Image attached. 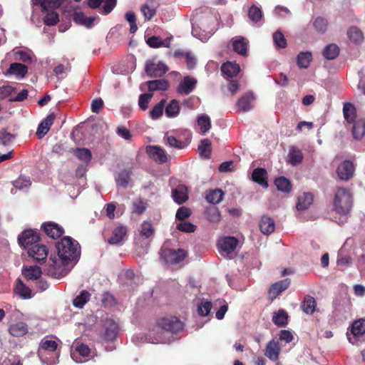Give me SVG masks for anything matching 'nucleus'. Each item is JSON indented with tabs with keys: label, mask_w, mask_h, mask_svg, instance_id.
Returning <instances> with one entry per match:
<instances>
[{
	"label": "nucleus",
	"mask_w": 365,
	"mask_h": 365,
	"mask_svg": "<svg viewBox=\"0 0 365 365\" xmlns=\"http://www.w3.org/2000/svg\"><path fill=\"white\" fill-rule=\"evenodd\" d=\"M347 36L349 40L356 44L361 43L364 40L363 33L356 26H352L347 31Z\"/></svg>",
	"instance_id": "obj_46"
},
{
	"label": "nucleus",
	"mask_w": 365,
	"mask_h": 365,
	"mask_svg": "<svg viewBox=\"0 0 365 365\" xmlns=\"http://www.w3.org/2000/svg\"><path fill=\"white\" fill-rule=\"evenodd\" d=\"M150 92L155 91H166L169 87V83L167 80L158 79L149 81L146 82Z\"/></svg>",
	"instance_id": "obj_41"
},
{
	"label": "nucleus",
	"mask_w": 365,
	"mask_h": 365,
	"mask_svg": "<svg viewBox=\"0 0 365 365\" xmlns=\"http://www.w3.org/2000/svg\"><path fill=\"white\" fill-rule=\"evenodd\" d=\"M37 354L43 364L57 365L59 362L61 347L55 340L44 337L39 344Z\"/></svg>",
	"instance_id": "obj_3"
},
{
	"label": "nucleus",
	"mask_w": 365,
	"mask_h": 365,
	"mask_svg": "<svg viewBox=\"0 0 365 365\" xmlns=\"http://www.w3.org/2000/svg\"><path fill=\"white\" fill-rule=\"evenodd\" d=\"M190 138L191 133L187 130H170L165 134L163 140L171 148L182 149L190 143Z\"/></svg>",
	"instance_id": "obj_5"
},
{
	"label": "nucleus",
	"mask_w": 365,
	"mask_h": 365,
	"mask_svg": "<svg viewBox=\"0 0 365 365\" xmlns=\"http://www.w3.org/2000/svg\"><path fill=\"white\" fill-rule=\"evenodd\" d=\"M14 138L15 136L6 130L0 131V145L9 146L14 142Z\"/></svg>",
	"instance_id": "obj_64"
},
{
	"label": "nucleus",
	"mask_w": 365,
	"mask_h": 365,
	"mask_svg": "<svg viewBox=\"0 0 365 365\" xmlns=\"http://www.w3.org/2000/svg\"><path fill=\"white\" fill-rule=\"evenodd\" d=\"M303 154L300 149L295 146H292L289 149L288 163L293 166L300 164L303 160Z\"/></svg>",
	"instance_id": "obj_30"
},
{
	"label": "nucleus",
	"mask_w": 365,
	"mask_h": 365,
	"mask_svg": "<svg viewBox=\"0 0 365 365\" xmlns=\"http://www.w3.org/2000/svg\"><path fill=\"white\" fill-rule=\"evenodd\" d=\"M355 170L353 163L350 160H344L337 168V175L342 180H348L354 175Z\"/></svg>",
	"instance_id": "obj_16"
},
{
	"label": "nucleus",
	"mask_w": 365,
	"mask_h": 365,
	"mask_svg": "<svg viewBox=\"0 0 365 365\" xmlns=\"http://www.w3.org/2000/svg\"><path fill=\"white\" fill-rule=\"evenodd\" d=\"M127 232V228L125 226H118L115 227L111 237L108 240V242L110 245H118L121 242L125 237Z\"/></svg>",
	"instance_id": "obj_29"
},
{
	"label": "nucleus",
	"mask_w": 365,
	"mask_h": 365,
	"mask_svg": "<svg viewBox=\"0 0 365 365\" xmlns=\"http://www.w3.org/2000/svg\"><path fill=\"white\" fill-rule=\"evenodd\" d=\"M159 3L156 0H146L140 6V11L144 16L145 21H150L156 14Z\"/></svg>",
	"instance_id": "obj_17"
},
{
	"label": "nucleus",
	"mask_w": 365,
	"mask_h": 365,
	"mask_svg": "<svg viewBox=\"0 0 365 365\" xmlns=\"http://www.w3.org/2000/svg\"><path fill=\"white\" fill-rule=\"evenodd\" d=\"M198 150L201 156L208 158L211 153V142L208 139H203L200 141Z\"/></svg>",
	"instance_id": "obj_59"
},
{
	"label": "nucleus",
	"mask_w": 365,
	"mask_h": 365,
	"mask_svg": "<svg viewBox=\"0 0 365 365\" xmlns=\"http://www.w3.org/2000/svg\"><path fill=\"white\" fill-rule=\"evenodd\" d=\"M168 70V66L162 61L153 60L146 62L145 72L150 77H161Z\"/></svg>",
	"instance_id": "obj_11"
},
{
	"label": "nucleus",
	"mask_w": 365,
	"mask_h": 365,
	"mask_svg": "<svg viewBox=\"0 0 365 365\" xmlns=\"http://www.w3.org/2000/svg\"><path fill=\"white\" fill-rule=\"evenodd\" d=\"M312 59V55L311 52H301L297 56V64L300 68H306L309 66Z\"/></svg>",
	"instance_id": "obj_54"
},
{
	"label": "nucleus",
	"mask_w": 365,
	"mask_h": 365,
	"mask_svg": "<svg viewBox=\"0 0 365 365\" xmlns=\"http://www.w3.org/2000/svg\"><path fill=\"white\" fill-rule=\"evenodd\" d=\"M180 106L177 100H172L168 105L165 104V113L169 118H176L180 114Z\"/></svg>",
	"instance_id": "obj_37"
},
{
	"label": "nucleus",
	"mask_w": 365,
	"mask_h": 365,
	"mask_svg": "<svg viewBox=\"0 0 365 365\" xmlns=\"http://www.w3.org/2000/svg\"><path fill=\"white\" fill-rule=\"evenodd\" d=\"M351 195L349 190L343 187L337 189L334 200V207L336 213L339 214L343 220H339V223H343L346 220V216L351 207Z\"/></svg>",
	"instance_id": "obj_4"
},
{
	"label": "nucleus",
	"mask_w": 365,
	"mask_h": 365,
	"mask_svg": "<svg viewBox=\"0 0 365 365\" xmlns=\"http://www.w3.org/2000/svg\"><path fill=\"white\" fill-rule=\"evenodd\" d=\"M224 192L220 189L210 190L206 195V200L208 202L212 204H218L222 201Z\"/></svg>",
	"instance_id": "obj_50"
},
{
	"label": "nucleus",
	"mask_w": 365,
	"mask_h": 365,
	"mask_svg": "<svg viewBox=\"0 0 365 365\" xmlns=\"http://www.w3.org/2000/svg\"><path fill=\"white\" fill-rule=\"evenodd\" d=\"M255 96L252 93L245 94L237 102L239 109L243 112L250 110L253 107Z\"/></svg>",
	"instance_id": "obj_27"
},
{
	"label": "nucleus",
	"mask_w": 365,
	"mask_h": 365,
	"mask_svg": "<svg viewBox=\"0 0 365 365\" xmlns=\"http://www.w3.org/2000/svg\"><path fill=\"white\" fill-rule=\"evenodd\" d=\"M164 329L160 324V320L156 325L149 329L145 334V341L151 344H169L172 342V339L163 331Z\"/></svg>",
	"instance_id": "obj_6"
},
{
	"label": "nucleus",
	"mask_w": 365,
	"mask_h": 365,
	"mask_svg": "<svg viewBox=\"0 0 365 365\" xmlns=\"http://www.w3.org/2000/svg\"><path fill=\"white\" fill-rule=\"evenodd\" d=\"M365 334V319H359L353 322L350 332H347L348 341L352 344H356L359 339Z\"/></svg>",
	"instance_id": "obj_10"
},
{
	"label": "nucleus",
	"mask_w": 365,
	"mask_h": 365,
	"mask_svg": "<svg viewBox=\"0 0 365 365\" xmlns=\"http://www.w3.org/2000/svg\"><path fill=\"white\" fill-rule=\"evenodd\" d=\"M160 324L164 329V332L172 339V341L175 339V334L181 331L183 329V324L180 320L175 317H168L162 318Z\"/></svg>",
	"instance_id": "obj_7"
},
{
	"label": "nucleus",
	"mask_w": 365,
	"mask_h": 365,
	"mask_svg": "<svg viewBox=\"0 0 365 365\" xmlns=\"http://www.w3.org/2000/svg\"><path fill=\"white\" fill-rule=\"evenodd\" d=\"M59 259L50 257L46 268L47 274L56 279L65 277L71 270L80 257V246L70 237H64L56 243Z\"/></svg>",
	"instance_id": "obj_1"
},
{
	"label": "nucleus",
	"mask_w": 365,
	"mask_h": 365,
	"mask_svg": "<svg viewBox=\"0 0 365 365\" xmlns=\"http://www.w3.org/2000/svg\"><path fill=\"white\" fill-rule=\"evenodd\" d=\"M343 114L345 120L349 123L356 121V110L354 106L350 103H345L343 106Z\"/></svg>",
	"instance_id": "obj_40"
},
{
	"label": "nucleus",
	"mask_w": 365,
	"mask_h": 365,
	"mask_svg": "<svg viewBox=\"0 0 365 365\" xmlns=\"http://www.w3.org/2000/svg\"><path fill=\"white\" fill-rule=\"evenodd\" d=\"M55 120V115L51 113L44 118L38 125L36 134L40 138H43L49 130Z\"/></svg>",
	"instance_id": "obj_22"
},
{
	"label": "nucleus",
	"mask_w": 365,
	"mask_h": 365,
	"mask_svg": "<svg viewBox=\"0 0 365 365\" xmlns=\"http://www.w3.org/2000/svg\"><path fill=\"white\" fill-rule=\"evenodd\" d=\"M117 0H103L102 6L100 8L99 13L103 15H107L110 14L113 9L115 7Z\"/></svg>",
	"instance_id": "obj_62"
},
{
	"label": "nucleus",
	"mask_w": 365,
	"mask_h": 365,
	"mask_svg": "<svg viewBox=\"0 0 365 365\" xmlns=\"http://www.w3.org/2000/svg\"><path fill=\"white\" fill-rule=\"evenodd\" d=\"M41 269L38 266H31L22 269V274L28 280H35L41 275Z\"/></svg>",
	"instance_id": "obj_44"
},
{
	"label": "nucleus",
	"mask_w": 365,
	"mask_h": 365,
	"mask_svg": "<svg viewBox=\"0 0 365 365\" xmlns=\"http://www.w3.org/2000/svg\"><path fill=\"white\" fill-rule=\"evenodd\" d=\"M252 178L253 181L259 184L262 187H268L267 173L265 169L261 168L255 169L252 172Z\"/></svg>",
	"instance_id": "obj_28"
},
{
	"label": "nucleus",
	"mask_w": 365,
	"mask_h": 365,
	"mask_svg": "<svg viewBox=\"0 0 365 365\" xmlns=\"http://www.w3.org/2000/svg\"><path fill=\"white\" fill-rule=\"evenodd\" d=\"M65 0H31L34 5H40L43 10L58 8Z\"/></svg>",
	"instance_id": "obj_39"
},
{
	"label": "nucleus",
	"mask_w": 365,
	"mask_h": 365,
	"mask_svg": "<svg viewBox=\"0 0 365 365\" xmlns=\"http://www.w3.org/2000/svg\"><path fill=\"white\" fill-rule=\"evenodd\" d=\"M238 245V240L234 237H225L218 240L219 252L223 257L232 258Z\"/></svg>",
	"instance_id": "obj_8"
},
{
	"label": "nucleus",
	"mask_w": 365,
	"mask_h": 365,
	"mask_svg": "<svg viewBox=\"0 0 365 365\" xmlns=\"http://www.w3.org/2000/svg\"><path fill=\"white\" fill-rule=\"evenodd\" d=\"M206 217L210 222H218L221 220V214L216 207H210L206 210Z\"/></svg>",
	"instance_id": "obj_58"
},
{
	"label": "nucleus",
	"mask_w": 365,
	"mask_h": 365,
	"mask_svg": "<svg viewBox=\"0 0 365 365\" xmlns=\"http://www.w3.org/2000/svg\"><path fill=\"white\" fill-rule=\"evenodd\" d=\"M140 234L143 237L149 238L154 233V228L150 222L144 221L140 227Z\"/></svg>",
	"instance_id": "obj_61"
},
{
	"label": "nucleus",
	"mask_w": 365,
	"mask_h": 365,
	"mask_svg": "<svg viewBox=\"0 0 365 365\" xmlns=\"http://www.w3.org/2000/svg\"><path fill=\"white\" fill-rule=\"evenodd\" d=\"M115 180L117 186L122 187L123 188L127 187L129 185L130 180V171L128 170H123L120 171L115 176Z\"/></svg>",
	"instance_id": "obj_42"
},
{
	"label": "nucleus",
	"mask_w": 365,
	"mask_h": 365,
	"mask_svg": "<svg viewBox=\"0 0 365 365\" xmlns=\"http://www.w3.org/2000/svg\"><path fill=\"white\" fill-rule=\"evenodd\" d=\"M41 227L44 232L53 239L61 237L64 232L63 228L53 222H44Z\"/></svg>",
	"instance_id": "obj_19"
},
{
	"label": "nucleus",
	"mask_w": 365,
	"mask_h": 365,
	"mask_svg": "<svg viewBox=\"0 0 365 365\" xmlns=\"http://www.w3.org/2000/svg\"><path fill=\"white\" fill-rule=\"evenodd\" d=\"M13 184L15 188L24 190L29 187L31 182L29 177L20 176Z\"/></svg>",
	"instance_id": "obj_63"
},
{
	"label": "nucleus",
	"mask_w": 365,
	"mask_h": 365,
	"mask_svg": "<svg viewBox=\"0 0 365 365\" xmlns=\"http://www.w3.org/2000/svg\"><path fill=\"white\" fill-rule=\"evenodd\" d=\"M240 71V65L235 62L227 61L222 66V72L228 78L236 76Z\"/></svg>",
	"instance_id": "obj_32"
},
{
	"label": "nucleus",
	"mask_w": 365,
	"mask_h": 365,
	"mask_svg": "<svg viewBox=\"0 0 365 365\" xmlns=\"http://www.w3.org/2000/svg\"><path fill=\"white\" fill-rule=\"evenodd\" d=\"M28 71V68L26 66L19 63H11L7 73L10 75H15L16 78L21 79L23 78Z\"/></svg>",
	"instance_id": "obj_34"
},
{
	"label": "nucleus",
	"mask_w": 365,
	"mask_h": 365,
	"mask_svg": "<svg viewBox=\"0 0 365 365\" xmlns=\"http://www.w3.org/2000/svg\"><path fill=\"white\" fill-rule=\"evenodd\" d=\"M287 313L283 309L274 312L272 317L273 322L279 327H285L287 324Z\"/></svg>",
	"instance_id": "obj_51"
},
{
	"label": "nucleus",
	"mask_w": 365,
	"mask_h": 365,
	"mask_svg": "<svg viewBox=\"0 0 365 365\" xmlns=\"http://www.w3.org/2000/svg\"><path fill=\"white\" fill-rule=\"evenodd\" d=\"M160 255L168 264L176 265L184 260L186 252L181 249L175 250L165 248L161 250Z\"/></svg>",
	"instance_id": "obj_9"
},
{
	"label": "nucleus",
	"mask_w": 365,
	"mask_h": 365,
	"mask_svg": "<svg viewBox=\"0 0 365 365\" xmlns=\"http://www.w3.org/2000/svg\"><path fill=\"white\" fill-rule=\"evenodd\" d=\"M27 252L36 262H41L47 257L48 251L45 245L36 243L29 247Z\"/></svg>",
	"instance_id": "obj_13"
},
{
	"label": "nucleus",
	"mask_w": 365,
	"mask_h": 365,
	"mask_svg": "<svg viewBox=\"0 0 365 365\" xmlns=\"http://www.w3.org/2000/svg\"><path fill=\"white\" fill-rule=\"evenodd\" d=\"M90 299V294L87 291H82L73 301L74 307L78 309L83 308Z\"/></svg>",
	"instance_id": "obj_57"
},
{
	"label": "nucleus",
	"mask_w": 365,
	"mask_h": 365,
	"mask_svg": "<svg viewBox=\"0 0 365 365\" xmlns=\"http://www.w3.org/2000/svg\"><path fill=\"white\" fill-rule=\"evenodd\" d=\"M280 349H281L279 342L272 340L267 344L264 354L269 359L275 361L279 358Z\"/></svg>",
	"instance_id": "obj_23"
},
{
	"label": "nucleus",
	"mask_w": 365,
	"mask_h": 365,
	"mask_svg": "<svg viewBox=\"0 0 365 365\" xmlns=\"http://www.w3.org/2000/svg\"><path fill=\"white\" fill-rule=\"evenodd\" d=\"M165 103L166 101L165 99H162L151 109L150 111V117L153 120H158L163 115V111L165 110Z\"/></svg>",
	"instance_id": "obj_52"
},
{
	"label": "nucleus",
	"mask_w": 365,
	"mask_h": 365,
	"mask_svg": "<svg viewBox=\"0 0 365 365\" xmlns=\"http://www.w3.org/2000/svg\"><path fill=\"white\" fill-rule=\"evenodd\" d=\"M148 152L155 161L160 163H164L167 160V155L164 150L158 146H149L148 148Z\"/></svg>",
	"instance_id": "obj_36"
},
{
	"label": "nucleus",
	"mask_w": 365,
	"mask_h": 365,
	"mask_svg": "<svg viewBox=\"0 0 365 365\" xmlns=\"http://www.w3.org/2000/svg\"><path fill=\"white\" fill-rule=\"evenodd\" d=\"M72 347L74 349L71 351V356L75 362L83 363L88 361L87 357L89 356L91 350L87 345L84 344H73Z\"/></svg>",
	"instance_id": "obj_12"
},
{
	"label": "nucleus",
	"mask_w": 365,
	"mask_h": 365,
	"mask_svg": "<svg viewBox=\"0 0 365 365\" xmlns=\"http://www.w3.org/2000/svg\"><path fill=\"white\" fill-rule=\"evenodd\" d=\"M349 244V240H347L344 246L340 249L338 252L337 257V265L341 267V269H344L346 267L349 266L351 263V258L349 255H346L344 254V250L345 247Z\"/></svg>",
	"instance_id": "obj_45"
},
{
	"label": "nucleus",
	"mask_w": 365,
	"mask_h": 365,
	"mask_svg": "<svg viewBox=\"0 0 365 365\" xmlns=\"http://www.w3.org/2000/svg\"><path fill=\"white\" fill-rule=\"evenodd\" d=\"M313 202V196L309 192H304L298 197L297 209L298 210H307Z\"/></svg>",
	"instance_id": "obj_43"
},
{
	"label": "nucleus",
	"mask_w": 365,
	"mask_h": 365,
	"mask_svg": "<svg viewBox=\"0 0 365 365\" xmlns=\"http://www.w3.org/2000/svg\"><path fill=\"white\" fill-rule=\"evenodd\" d=\"M313 26L316 31L320 34H324L327 29L328 21L325 18L318 16L314 19Z\"/></svg>",
	"instance_id": "obj_56"
},
{
	"label": "nucleus",
	"mask_w": 365,
	"mask_h": 365,
	"mask_svg": "<svg viewBox=\"0 0 365 365\" xmlns=\"http://www.w3.org/2000/svg\"><path fill=\"white\" fill-rule=\"evenodd\" d=\"M275 228L274 220L267 216L263 215L259 221V229L264 235H269L272 233Z\"/></svg>",
	"instance_id": "obj_25"
},
{
	"label": "nucleus",
	"mask_w": 365,
	"mask_h": 365,
	"mask_svg": "<svg viewBox=\"0 0 365 365\" xmlns=\"http://www.w3.org/2000/svg\"><path fill=\"white\" fill-rule=\"evenodd\" d=\"M197 125L200 133L205 135L211 128L210 118L206 114H202L197 118Z\"/></svg>",
	"instance_id": "obj_38"
},
{
	"label": "nucleus",
	"mask_w": 365,
	"mask_h": 365,
	"mask_svg": "<svg viewBox=\"0 0 365 365\" xmlns=\"http://www.w3.org/2000/svg\"><path fill=\"white\" fill-rule=\"evenodd\" d=\"M248 16L254 24L258 26L262 24V12L257 6L252 5L249 9Z\"/></svg>",
	"instance_id": "obj_47"
},
{
	"label": "nucleus",
	"mask_w": 365,
	"mask_h": 365,
	"mask_svg": "<svg viewBox=\"0 0 365 365\" xmlns=\"http://www.w3.org/2000/svg\"><path fill=\"white\" fill-rule=\"evenodd\" d=\"M231 43L233 49L237 53L245 56L247 52V41L242 36H236L232 38Z\"/></svg>",
	"instance_id": "obj_24"
},
{
	"label": "nucleus",
	"mask_w": 365,
	"mask_h": 365,
	"mask_svg": "<svg viewBox=\"0 0 365 365\" xmlns=\"http://www.w3.org/2000/svg\"><path fill=\"white\" fill-rule=\"evenodd\" d=\"M317 303L314 297L306 296L302 303V310L307 314H312L314 312Z\"/></svg>",
	"instance_id": "obj_48"
},
{
	"label": "nucleus",
	"mask_w": 365,
	"mask_h": 365,
	"mask_svg": "<svg viewBox=\"0 0 365 365\" xmlns=\"http://www.w3.org/2000/svg\"><path fill=\"white\" fill-rule=\"evenodd\" d=\"M172 197L178 204L183 203L188 199L187 187L183 185H179L173 190Z\"/></svg>",
	"instance_id": "obj_26"
},
{
	"label": "nucleus",
	"mask_w": 365,
	"mask_h": 365,
	"mask_svg": "<svg viewBox=\"0 0 365 365\" xmlns=\"http://www.w3.org/2000/svg\"><path fill=\"white\" fill-rule=\"evenodd\" d=\"M197 80L191 76H185L180 81L178 92L180 94L188 95L195 89Z\"/></svg>",
	"instance_id": "obj_20"
},
{
	"label": "nucleus",
	"mask_w": 365,
	"mask_h": 365,
	"mask_svg": "<svg viewBox=\"0 0 365 365\" xmlns=\"http://www.w3.org/2000/svg\"><path fill=\"white\" fill-rule=\"evenodd\" d=\"M73 19L76 24L91 29L94 26L95 22H98L99 17L98 16H87L83 11H75Z\"/></svg>",
	"instance_id": "obj_14"
},
{
	"label": "nucleus",
	"mask_w": 365,
	"mask_h": 365,
	"mask_svg": "<svg viewBox=\"0 0 365 365\" xmlns=\"http://www.w3.org/2000/svg\"><path fill=\"white\" fill-rule=\"evenodd\" d=\"M274 185L277 190L284 192H289L291 190V184L289 180L284 177L277 178L274 180Z\"/></svg>",
	"instance_id": "obj_55"
},
{
	"label": "nucleus",
	"mask_w": 365,
	"mask_h": 365,
	"mask_svg": "<svg viewBox=\"0 0 365 365\" xmlns=\"http://www.w3.org/2000/svg\"><path fill=\"white\" fill-rule=\"evenodd\" d=\"M9 332L14 336H21L28 332L27 325L22 322L12 324L9 327Z\"/></svg>",
	"instance_id": "obj_49"
},
{
	"label": "nucleus",
	"mask_w": 365,
	"mask_h": 365,
	"mask_svg": "<svg viewBox=\"0 0 365 365\" xmlns=\"http://www.w3.org/2000/svg\"><path fill=\"white\" fill-rule=\"evenodd\" d=\"M339 53V48L337 45L334 43L327 45L323 51L324 57L328 60L334 59L338 56Z\"/></svg>",
	"instance_id": "obj_53"
},
{
	"label": "nucleus",
	"mask_w": 365,
	"mask_h": 365,
	"mask_svg": "<svg viewBox=\"0 0 365 365\" xmlns=\"http://www.w3.org/2000/svg\"><path fill=\"white\" fill-rule=\"evenodd\" d=\"M118 324L114 320L107 319L104 322L103 339L106 341L114 340L118 334Z\"/></svg>",
	"instance_id": "obj_18"
},
{
	"label": "nucleus",
	"mask_w": 365,
	"mask_h": 365,
	"mask_svg": "<svg viewBox=\"0 0 365 365\" xmlns=\"http://www.w3.org/2000/svg\"><path fill=\"white\" fill-rule=\"evenodd\" d=\"M353 123V136L356 140H360L365 135V119L358 118Z\"/></svg>",
	"instance_id": "obj_31"
},
{
	"label": "nucleus",
	"mask_w": 365,
	"mask_h": 365,
	"mask_svg": "<svg viewBox=\"0 0 365 365\" xmlns=\"http://www.w3.org/2000/svg\"><path fill=\"white\" fill-rule=\"evenodd\" d=\"M289 284L290 280L289 279H285L274 283L269 289V298L272 300L274 299L282 292L287 289Z\"/></svg>",
	"instance_id": "obj_21"
},
{
	"label": "nucleus",
	"mask_w": 365,
	"mask_h": 365,
	"mask_svg": "<svg viewBox=\"0 0 365 365\" xmlns=\"http://www.w3.org/2000/svg\"><path fill=\"white\" fill-rule=\"evenodd\" d=\"M173 37H168L165 39L163 40L159 36H153L148 38L146 41L147 43L149 46L153 48H160V47H170V42Z\"/></svg>",
	"instance_id": "obj_35"
},
{
	"label": "nucleus",
	"mask_w": 365,
	"mask_h": 365,
	"mask_svg": "<svg viewBox=\"0 0 365 365\" xmlns=\"http://www.w3.org/2000/svg\"><path fill=\"white\" fill-rule=\"evenodd\" d=\"M16 59L21 61L24 63H31L33 59V53L29 50H17L14 51Z\"/></svg>",
	"instance_id": "obj_60"
},
{
	"label": "nucleus",
	"mask_w": 365,
	"mask_h": 365,
	"mask_svg": "<svg viewBox=\"0 0 365 365\" xmlns=\"http://www.w3.org/2000/svg\"><path fill=\"white\" fill-rule=\"evenodd\" d=\"M216 16L210 12L196 15L192 22V34L201 41H207L215 33Z\"/></svg>",
	"instance_id": "obj_2"
},
{
	"label": "nucleus",
	"mask_w": 365,
	"mask_h": 365,
	"mask_svg": "<svg viewBox=\"0 0 365 365\" xmlns=\"http://www.w3.org/2000/svg\"><path fill=\"white\" fill-rule=\"evenodd\" d=\"M14 292L25 299H31L33 297L31 289L26 286L20 279L16 280Z\"/></svg>",
	"instance_id": "obj_33"
},
{
	"label": "nucleus",
	"mask_w": 365,
	"mask_h": 365,
	"mask_svg": "<svg viewBox=\"0 0 365 365\" xmlns=\"http://www.w3.org/2000/svg\"><path fill=\"white\" fill-rule=\"evenodd\" d=\"M38 240V234L32 230L24 231L18 237L19 244L27 250L29 247L36 244Z\"/></svg>",
	"instance_id": "obj_15"
}]
</instances>
